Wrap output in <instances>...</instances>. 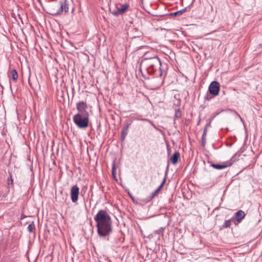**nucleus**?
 <instances>
[{
  "instance_id": "nucleus-1",
  "label": "nucleus",
  "mask_w": 262,
  "mask_h": 262,
  "mask_svg": "<svg viewBox=\"0 0 262 262\" xmlns=\"http://www.w3.org/2000/svg\"><path fill=\"white\" fill-rule=\"evenodd\" d=\"M97 232L100 237H108L113 231L110 215L106 210H100L94 217Z\"/></svg>"
},
{
  "instance_id": "nucleus-2",
  "label": "nucleus",
  "mask_w": 262,
  "mask_h": 262,
  "mask_svg": "<svg viewBox=\"0 0 262 262\" xmlns=\"http://www.w3.org/2000/svg\"><path fill=\"white\" fill-rule=\"evenodd\" d=\"M161 64L160 59L157 56L144 58L141 63L140 71L143 75V71H144L149 75H154L155 77H161L163 75Z\"/></svg>"
},
{
  "instance_id": "nucleus-3",
  "label": "nucleus",
  "mask_w": 262,
  "mask_h": 262,
  "mask_svg": "<svg viewBox=\"0 0 262 262\" xmlns=\"http://www.w3.org/2000/svg\"><path fill=\"white\" fill-rule=\"evenodd\" d=\"M73 120L78 128H85L89 126V114H76Z\"/></svg>"
},
{
  "instance_id": "nucleus-4",
  "label": "nucleus",
  "mask_w": 262,
  "mask_h": 262,
  "mask_svg": "<svg viewBox=\"0 0 262 262\" xmlns=\"http://www.w3.org/2000/svg\"><path fill=\"white\" fill-rule=\"evenodd\" d=\"M48 13L52 15H60L63 12V5L62 2H58L57 5H51L48 8Z\"/></svg>"
},
{
  "instance_id": "nucleus-5",
  "label": "nucleus",
  "mask_w": 262,
  "mask_h": 262,
  "mask_svg": "<svg viewBox=\"0 0 262 262\" xmlns=\"http://www.w3.org/2000/svg\"><path fill=\"white\" fill-rule=\"evenodd\" d=\"M220 90V84L216 81H213L211 82L209 86L208 91L210 94H211L214 96L219 95V93Z\"/></svg>"
},
{
  "instance_id": "nucleus-6",
  "label": "nucleus",
  "mask_w": 262,
  "mask_h": 262,
  "mask_svg": "<svg viewBox=\"0 0 262 262\" xmlns=\"http://www.w3.org/2000/svg\"><path fill=\"white\" fill-rule=\"evenodd\" d=\"M87 104L84 101H80L76 104V108L78 110L77 114H89V112L86 111Z\"/></svg>"
},
{
  "instance_id": "nucleus-7",
  "label": "nucleus",
  "mask_w": 262,
  "mask_h": 262,
  "mask_svg": "<svg viewBox=\"0 0 262 262\" xmlns=\"http://www.w3.org/2000/svg\"><path fill=\"white\" fill-rule=\"evenodd\" d=\"M79 193V187L76 185L72 186L71 189L70 194H71V198L72 201L73 203H75L77 201V200L78 199Z\"/></svg>"
},
{
  "instance_id": "nucleus-8",
  "label": "nucleus",
  "mask_w": 262,
  "mask_h": 262,
  "mask_svg": "<svg viewBox=\"0 0 262 262\" xmlns=\"http://www.w3.org/2000/svg\"><path fill=\"white\" fill-rule=\"evenodd\" d=\"M245 216L246 214L244 211L239 210L235 213V216L232 217L233 222H234L235 224H238L243 221Z\"/></svg>"
},
{
  "instance_id": "nucleus-9",
  "label": "nucleus",
  "mask_w": 262,
  "mask_h": 262,
  "mask_svg": "<svg viewBox=\"0 0 262 262\" xmlns=\"http://www.w3.org/2000/svg\"><path fill=\"white\" fill-rule=\"evenodd\" d=\"M128 5L124 4L122 5L121 7H117L116 10L112 11V14L115 16L123 14L128 9Z\"/></svg>"
},
{
  "instance_id": "nucleus-10",
  "label": "nucleus",
  "mask_w": 262,
  "mask_h": 262,
  "mask_svg": "<svg viewBox=\"0 0 262 262\" xmlns=\"http://www.w3.org/2000/svg\"><path fill=\"white\" fill-rule=\"evenodd\" d=\"M194 1V0H193L192 2L191 3V4L189 6H188L187 7H185V8H184V9H182L181 10L178 11L177 12L170 13L169 14V15H171V16H177V15H182L185 12L190 10V7L192 6V5L193 4V1Z\"/></svg>"
},
{
  "instance_id": "nucleus-11",
  "label": "nucleus",
  "mask_w": 262,
  "mask_h": 262,
  "mask_svg": "<svg viewBox=\"0 0 262 262\" xmlns=\"http://www.w3.org/2000/svg\"><path fill=\"white\" fill-rule=\"evenodd\" d=\"M231 165V163L229 164H213L211 163L210 166L214 168L217 169H224L225 168H227V167L230 166Z\"/></svg>"
},
{
  "instance_id": "nucleus-12",
  "label": "nucleus",
  "mask_w": 262,
  "mask_h": 262,
  "mask_svg": "<svg viewBox=\"0 0 262 262\" xmlns=\"http://www.w3.org/2000/svg\"><path fill=\"white\" fill-rule=\"evenodd\" d=\"M180 157V154L179 152H176L173 154L172 156L171 157V163L175 165L177 163L178 159Z\"/></svg>"
},
{
  "instance_id": "nucleus-13",
  "label": "nucleus",
  "mask_w": 262,
  "mask_h": 262,
  "mask_svg": "<svg viewBox=\"0 0 262 262\" xmlns=\"http://www.w3.org/2000/svg\"><path fill=\"white\" fill-rule=\"evenodd\" d=\"M131 123H126L123 127L121 134L127 135L128 134V130Z\"/></svg>"
},
{
  "instance_id": "nucleus-14",
  "label": "nucleus",
  "mask_w": 262,
  "mask_h": 262,
  "mask_svg": "<svg viewBox=\"0 0 262 262\" xmlns=\"http://www.w3.org/2000/svg\"><path fill=\"white\" fill-rule=\"evenodd\" d=\"M233 221V219L226 220L224 223L222 225L223 228H229L231 225V222Z\"/></svg>"
},
{
  "instance_id": "nucleus-15",
  "label": "nucleus",
  "mask_w": 262,
  "mask_h": 262,
  "mask_svg": "<svg viewBox=\"0 0 262 262\" xmlns=\"http://www.w3.org/2000/svg\"><path fill=\"white\" fill-rule=\"evenodd\" d=\"M59 2H62L63 5V11H64L65 12H68L69 11V7L67 4V0H63V1H60Z\"/></svg>"
},
{
  "instance_id": "nucleus-16",
  "label": "nucleus",
  "mask_w": 262,
  "mask_h": 262,
  "mask_svg": "<svg viewBox=\"0 0 262 262\" xmlns=\"http://www.w3.org/2000/svg\"><path fill=\"white\" fill-rule=\"evenodd\" d=\"M12 78L13 81H16L18 78L17 72L15 70H13L11 71Z\"/></svg>"
},
{
  "instance_id": "nucleus-17",
  "label": "nucleus",
  "mask_w": 262,
  "mask_h": 262,
  "mask_svg": "<svg viewBox=\"0 0 262 262\" xmlns=\"http://www.w3.org/2000/svg\"><path fill=\"white\" fill-rule=\"evenodd\" d=\"M35 227L34 225V223H33V222H32L31 224H30L28 225V226L27 227V230L29 232L31 233L33 231V230L35 229Z\"/></svg>"
},
{
  "instance_id": "nucleus-18",
  "label": "nucleus",
  "mask_w": 262,
  "mask_h": 262,
  "mask_svg": "<svg viewBox=\"0 0 262 262\" xmlns=\"http://www.w3.org/2000/svg\"><path fill=\"white\" fill-rule=\"evenodd\" d=\"M133 120L147 121L148 122L151 123V121L149 119H147V118H141L139 117H134Z\"/></svg>"
},
{
  "instance_id": "nucleus-19",
  "label": "nucleus",
  "mask_w": 262,
  "mask_h": 262,
  "mask_svg": "<svg viewBox=\"0 0 262 262\" xmlns=\"http://www.w3.org/2000/svg\"><path fill=\"white\" fill-rule=\"evenodd\" d=\"M159 191H158V190L156 189L155 190L154 192H152L151 194V195H150L149 196V199L150 200H151L152 199H153L155 196H156L157 195H158V194L159 193Z\"/></svg>"
},
{
  "instance_id": "nucleus-20",
  "label": "nucleus",
  "mask_w": 262,
  "mask_h": 262,
  "mask_svg": "<svg viewBox=\"0 0 262 262\" xmlns=\"http://www.w3.org/2000/svg\"><path fill=\"white\" fill-rule=\"evenodd\" d=\"M167 174V172H166L165 173V177L162 182V183H161V184L158 187V188L157 189V190H158L159 191H160V189H161V188L163 186V185L165 183V181H166V176Z\"/></svg>"
},
{
  "instance_id": "nucleus-21",
  "label": "nucleus",
  "mask_w": 262,
  "mask_h": 262,
  "mask_svg": "<svg viewBox=\"0 0 262 262\" xmlns=\"http://www.w3.org/2000/svg\"><path fill=\"white\" fill-rule=\"evenodd\" d=\"M116 170V167H115V162H114L113 163L112 172V174L114 178L115 177Z\"/></svg>"
},
{
  "instance_id": "nucleus-22",
  "label": "nucleus",
  "mask_w": 262,
  "mask_h": 262,
  "mask_svg": "<svg viewBox=\"0 0 262 262\" xmlns=\"http://www.w3.org/2000/svg\"><path fill=\"white\" fill-rule=\"evenodd\" d=\"M181 116V113L179 110H177L175 113V117L179 118Z\"/></svg>"
},
{
  "instance_id": "nucleus-23",
  "label": "nucleus",
  "mask_w": 262,
  "mask_h": 262,
  "mask_svg": "<svg viewBox=\"0 0 262 262\" xmlns=\"http://www.w3.org/2000/svg\"><path fill=\"white\" fill-rule=\"evenodd\" d=\"M206 143L205 137H202V145L204 147Z\"/></svg>"
},
{
  "instance_id": "nucleus-24",
  "label": "nucleus",
  "mask_w": 262,
  "mask_h": 262,
  "mask_svg": "<svg viewBox=\"0 0 262 262\" xmlns=\"http://www.w3.org/2000/svg\"><path fill=\"white\" fill-rule=\"evenodd\" d=\"M204 99L205 100H209L211 99V97H209V94H207L205 97H204Z\"/></svg>"
},
{
  "instance_id": "nucleus-25",
  "label": "nucleus",
  "mask_w": 262,
  "mask_h": 262,
  "mask_svg": "<svg viewBox=\"0 0 262 262\" xmlns=\"http://www.w3.org/2000/svg\"><path fill=\"white\" fill-rule=\"evenodd\" d=\"M126 136V135H124L121 134V137H120V140H121V141H123L124 140V139H125Z\"/></svg>"
},
{
  "instance_id": "nucleus-26",
  "label": "nucleus",
  "mask_w": 262,
  "mask_h": 262,
  "mask_svg": "<svg viewBox=\"0 0 262 262\" xmlns=\"http://www.w3.org/2000/svg\"><path fill=\"white\" fill-rule=\"evenodd\" d=\"M235 113L236 115V116L240 118L241 120L242 121H243V120L242 118L241 117V116L239 115V114L238 113H237L236 112H235Z\"/></svg>"
},
{
  "instance_id": "nucleus-27",
  "label": "nucleus",
  "mask_w": 262,
  "mask_h": 262,
  "mask_svg": "<svg viewBox=\"0 0 262 262\" xmlns=\"http://www.w3.org/2000/svg\"><path fill=\"white\" fill-rule=\"evenodd\" d=\"M13 183V180L12 179H11L10 180H8V185H10V184H12Z\"/></svg>"
},
{
  "instance_id": "nucleus-28",
  "label": "nucleus",
  "mask_w": 262,
  "mask_h": 262,
  "mask_svg": "<svg viewBox=\"0 0 262 262\" xmlns=\"http://www.w3.org/2000/svg\"><path fill=\"white\" fill-rule=\"evenodd\" d=\"M211 120H210L208 123H207L206 124V126H205V127L207 128V127L210 126V124H211Z\"/></svg>"
},
{
  "instance_id": "nucleus-29",
  "label": "nucleus",
  "mask_w": 262,
  "mask_h": 262,
  "mask_svg": "<svg viewBox=\"0 0 262 262\" xmlns=\"http://www.w3.org/2000/svg\"><path fill=\"white\" fill-rule=\"evenodd\" d=\"M203 132L207 133V128L205 127L204 129Z\"/></svg>"
},
{
  "instance_id": "nucleus-30",
  "label": "nucleus",
  "mask_w": 262,
  "mask_h": 262,
  "mask_svg": "<svg viewBox=\"0 0 262 262\" xmlns=\"http://www.w3.org/2000/svg\"><path fill=\"white\" fill-rule=\"evenodd\" d=\"M207 133L203 132L202 137H205Z\"/></svg>"
},
{
  "instance_id": "nucleus-31",
  "label": "nucleus",
  "mask_w": 262,
  "mask_h": 262,
  "mask_svg": "<svg viewBox=\"0 0 262 262\" xmlns=\"http://www.w3.org/2000/svg\"><path fill=\"white\" fill-rule=\"evenodd\" d=\"M25 217H26V216L24 215H21L20 216V220L24 219Z\"/></svg>"
},
{
  "instance_id": "nucleus-32",
  "label": "nucleus",
  "mask_w": 262,
  "mask_h": 262,
  "mask_svg": "<svg viewBox=\"0 0 262 262\" xmlns=\"http://www.w3.org/2000/svg\"><path fill=\"white\" fill-rule=\"evenodd\" d=\"M200 123V120L199 121V122H198V125H199Z\"/></svg>"
}]
</instances>
